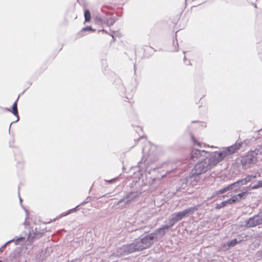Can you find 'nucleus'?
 Returning <instances> with one entry per match:
<instances>
[{
	"mask_svg": "<svg viewBox=\"0 0 262 262\" xmlns=\"http://www.w3.org/2000/svg\"><path fill=\"white\" fill-rule=\"evenodd\" d=\"M197 209L196 207H192L185 209L181 212L173 213L168 217L166 222L170 223L171 226H173L177 222L193 214Z\"/></svg>",
	"mask_w": 262,
	"mask_h": 262,
	"instance_id": "f03ea898",
	"label": "nucleus"
},
{
	"mask_svg": "<svg viewBox=\"0 0 262 262\" xmlns=\"http://www.w3.org/2000/svg\"><path fill=\"white\" fill-rule=\"evenodd\" d=\"M18 99V98L17 99L16 101L14 103L13 106H12V113L13 114L17 116V120L15 122H17L19 120V117L18 115V111H17V101Z\"/></svg>",
	"mask_w": 262,
	"mask_h": 262,
	"instance_id": "2eb2a0df",
	"label": "nucleus"
},
{
	"mask_svg": "<svg viewBox=\"0 0 262 262\" xmlns=\"http://www.w3.org/2000/svg\"><path fill=\"white\" fill-rule=\"evenodd\" d=\"M139 194L137 192H131L127 194L123 199L120 200L118 202V204H121L124 203L125 204H130L132 202H134L136 201L137 199L138 198Z\"/></svg>",
	"mask_w": 262,
	"mask_h": 262,
	"instance_id": "9d476101",
	"label": "nucleus"
},
{
	"mask_svg": "<svg viewBox=\"0 0 262 262\" xmlns=\"http://www.w3.org/2000/svg\"><path fill=\"white\" fill-rule=\"evenodd\" d=\"M177 45H178V42H177V40H176V43Z\"/></svg>",
	"mask_w": 262,
	"mask_h": 262,
	"instance_id": "72a5a7b5",
	"label": "nucleus"
},
{
	"mask_svg": "<svg viewBox=\"0 0 262 262\" xmlns=\"http://www.w3.org/2000/svg\"><path fill=\"white\" fill-rule=\"evenodd\" d=\"M248 193L249 192L247 191H245L238 194L233 195L231 198L228 200V204L231 205L246 199Z\"/></svg>",
	"mask_w": 262,
	"mask_h": 262,
	"instance_id": "1a4fd4ad",
	"label": "nucleus"
},
{
	"mask_svg": "<svg viewBox=\"0 0 262 262\" xmlns=\"http://www.w3.org/2000/svg\"><path fill=\"white\" fill-rule=\"evenodd\" d=\"M219 163V161L216 159L214 153H212L209 158H207L204 161L198 162V163L191 170V181H198L200 174L204 173L212 169Z\"/></svg>",
	"mask_w": 262,
	"mask_h": 262,
	"instance_id": "f257e3e1",
	"label": "nucleus"
},
{
	"mask_svg": "<svg viewBox=\"0 0 262 262\" xmlns=\"http://www.w3.org/2000/svg\"><path fill=\"white\" fill-rule=\"evenodd\" d=\"M79 206V205H78L76 208L71 209V210H70L68 212H67V213H62V214L61 215V216H65V215H66L69 214V213H70L71 212L75 211L76 210V209L77 207H78Z\"/></svg>",
	"mask_w": 262,
	"mask_h": 262,
	"instance_id": "4be33fe9",
	"label": "nucleus"
},
{
	"mask_svg": "<svg viewBox=\"0 0 262 262\" xmlns=\"http://www.w3.org/2000/svg\"><path fill=\"white\" fill-rule=\"evenodd\" d=\"M238 243V241L237 240V239L234 238L230 241L226 243V244L228 246V247L230 248V247H234Z\"/></svg>",
	"mask_w": 262,
	"mask_h": 262,
	"instance_id": "a211bd4d",
	"label": "nucleus"
},
{
	"mask_svg": "<svg viewBox=\"0 0 262 262\" xmlns=\"http://www.w3.org/2000/svg\"><path fill=\"white\" fill-rule=\"evenodd\" d=\"M12 123H13V122H12V123L10 124V127H11Z\"/></svg>",
	"mask_w": 262,
	"mask_h": 262,
	"instance_id": "473e14b6",
	"label": "nucleus"
},
{
	"mask_svg": "<svg viewBox=\"0 0 262 262\" xmlns=\"http://www.w3.org/2000/svg\"><path fill=\"white\" fill-rule=\"evenodd\" d=\"M242 146V143H235L229 147L224 148L220 152H213L219 162L226 157L234 153L237 150H238Z\"/></svg>",
	"mask_w": 262,
	"mask_h": 262,
	"instance_id": "20e7f679",
	"label": "nucleus"
},
{
	"mask_svg": "<svg viewBox=\"0 0 262 262\" xmlns=\"http://www.w3.org/2000/svg\"><path fill=\"white\" fill-rule=\"evenodd\" d=\"M88 30H92L94 31L91 27H86L84 28H83L82 31H88Z\"/></svg>",
	"mask_w": 262,
	"mask_h": 262,
	"instance_id": "393cba45",
	"label": "nucleus"
},
{
	"mask_svg": "<svg viewBox=\"0 0 262 262\" xmlns=\"http://www.w3.org/2000/svg\"><path fill=\"white\" fill-rule=\"evenodd\" d=\"M173 46H174V45H175V42H174V41H173Z\"/></svg>",
	"mask_w": 262,
	"mask_h": 262,
	"instance_id": "7c9ffc66",
	"label": "nucleus"
},
{
	"mask_svg": "<svg viewBox=\"0 0 262 262\" xmlns=\"http://www.w3.org/2000/svg\"><path fill=\"white\" fill-rule=\"evenodd\" d=\"M231 189H232V186H227V187H225L219 190H218L217 192H216V193L218 194H222V193H225V192L228 191V190H230Z\"/></svg>",
	"mask_w": 262,
	"mask_h": 262,
	"instance_id": "f3484780",
	"label": "nucleus"
},
{
	"mask_svg": "<svg viewBox=\"0 0 262 262\" xmlns=\"http://www.w3.org/2000/svg\"><path fill=\"white\" fill-rule=\"evenodd\" d=\"M84 15L85 21H89L91 18V13H90V11L88 10H85L84 11Z\"/></svg>",
	"mask_w": 262,
	"mask_h": 262,
	"instance_id": "6ab92c4d",
	"label": "nucleus"
},
{
	"mask_svg": "<svg viewBox=\"0 0 262 262\" xmlns=\"http://www.w3.org/2000/svg\"><path fill=\"white\" fill-rule=\"evenodd\" d=\"M154 238L155 234L151 233L146 235L140 241H137L141 250H143L149 247L153 244Z\"/></svg>",
	"mask_w": 262,
	"mask_h": 262,
	"instance_id": "6e6552de",
	"label": "nucleus"
},
{
	"mask_svg": "<svg viewBox=\"0 0 262 262\" xmlns=\"http://www.w3.org/2000/svg\"><path fill=\"white\" fill-rule=\"evenodd\" d=\"M258 154V150H255L249 152L247 155L241 157L240 161L242 168L246 169L255 164L257 160Z\"/></svg>",
	"mask_w": 262,
	"mask_h": 262,
	"instance_id": "7ed1b4c3",
	"label": "nucleus"
},
{
	"mask_svg": "<svg viewBox=\"0 0 262 262\" xmlns=\"http://www.w3.org/2000/svg\"><path fill=\"white\" fill-rule=\"evenodd\" d=\"M116 180H117V179H113L111 180L110 181H108V182L110 183H111V182H113L116 181Z\"/></svg>",
	"mask_w": 262,
	"mask_h": 262,
	"instance_id": "c85d7f7f",
	"label": "nucleus"
},
{
	"mask_svg": "<svg viewBox=\"0 0 262 262\" xmlns=\"http://www.w3.org/2000/svg\"><path fill=\"white\" fill-rule=\"evenodd\" d=\"M19 201H20V202H21V201H22V199L20 198H19Z\"/></svg>",
	"mask_w": 262,
	"mask_h": 262,
	"instance_id": "c756f323",
	"label": "nucleus"
},
{
	"mask_svg": "<svg viewBox=\"0 0 262 262\" xmlns=\"http://www.w3.org/2000/svg\"><path fill=\"white\" fill-rule=\"evenodd\" d=\"M7 110L9 112H11V110L10 109H8Z\"/></svg>",
	"mask_w": 262,
	"mask_h": 262,
	"instance_id": "2f4dec72",
	"label": "nucleus"
},
{
	"mask_svg": "<svg viewBox=\"0 0 262 262\" xmlns=\"http://www.w3.org/2000/svg\"><path fill=\"white\" fill-rule=\"evenodd\" d=\"M124 247L125 245H123L122 247L118 248L116 253H114V254L117 256H120L128 254L127 250H125V248L124 249Z\"/></svg>",
	"mask_w": 262,
	"mask_h": 262,
	"instance_id": "4468645a",
	"label": "nucleus"
},
{
	"mask_svg": "<svg viewBox=\"0 0 262 262\" xmlns=\"http://www.w3.org/2000/svg\"><path fill=\"white\" fill-rule=\"evenodd\" d=\"M24 239V237H20V238H18L16 239L15 240L16 241V244H17V243H18V241L23 240Z\"/></svg>",
	"mask_w": 262,
	"mask_h": 262,
	"instance_id": "bb28decb",
	"label": "nucleus"
},
{
	"mask_svg": "<svg viewBox=\"0 0 262 262\" xmlns=\"http://www.w3.org/2000/svg\"><path fill=\"white\" fill-rule=\"evenodd\" d=\"M245 223V224L243 226L247 228L253 227L262 224V213L250 217L248 220H246Z\"/></svg>",
	"mask_w": 262,
	"mask_h": 262,
	"instance_id": "0eeeda50",
	"label": "nucleus"
},
{
	"mask_svg": "<svg viewBox=\"0 0 262 262\" xmlns=\"http://www.w3.org/2000/svg\"><path fill=\"white\" fill-rule=\"evenodd\" d=\"M257 185L258 187H261L262 186V181H258Z\"/></svg>",
	"mask_w": 262,
	"mask_h": 262,
	"instance_id": "a878e982",
	"label": "nucleus"
},
{
	"mask_svg": "<svg viewBox=\"0 0 262 262\" xmlns=\"http://www.w3.org/2000/svg\"><path fill=\"white\" fill-rule=\"evenodd\" d=\"M14 241H15V239H13L9 241L5 245H4V246L2 247V248L3 249V248H5L6 246L7 245V244H8L9 243H10Z\"/></svg>",
	"mask_w": 262,
	"mask_h": 262,
	"instance_id": "b1692460",
	"label": "nucleus"
},
{
	"mask_svg": "<svg viewBox=\"0 0 262 262\" xmlns=\"http://www.w3.org/2000/svg\"><path fill=\"white\" fill-rule=\"evenodd\" d=\"M0 262H3L2 261L0 260Z\"/></svg>",
	"mask_w": 262,
	"mask_h": 262,
	"instance_id": "c9c22d12",
	"label": "nucleus"
},
{
	"mask_svg": "<svg viewBox=\"0 0 262 262\" xmlns=\"http://www.w3.org/2000/svg\"><path fill=\"white\" fill-rule=\"evenodd\" d=\"M178 51V50H177V49H175V50H174V51Z\"/></svg>",
	"mask_w": 262,
	"mask_h": 262,
	"instance_id": "f704fd0d",
	"label": "nucleus"
},
{
	"mask_svg": "<svg viewBox=\"0 0 262 262\" xmlns=\"http://www.w3.org/2000/svg\"><path fill=\"white\" fill-rule=\"evenodd\" d=\"M124 248L125 250H127L128 254L136 251L142 250L137 241L130 244L125 245Z\"/></svg>",
	"mask_w": 262,
	"mask_h": 262,
	"instance_id": "f8f14e48",
	"label": "nucleus"
},
{
	"mask_svg": "<svg viewBox=\"0 0 262 262\" xmlns=\"http://www.w3.org/2000/svg\"><path fill=\"white\" fill-rule=\"evenodd\" d=\"M211 155L204 150L194 149L192 151L191 159L193 161L200 162L209 158Z\"/></svg>",
	"mask_w": 262,
	"mask_h": 262,
	"instance_id": "423d86ee",
	"label": "nucleus"
},
{
	"mask_svg": "<svg viewBox=\"0 0 262 262\" xmlns=\"http://www.w3.org/2000/svg\"><path fill=\"white\" fill-rule=\"evenodd\" d=\"M260 177V174L258 172H256L254 174H251L247 176L245 178L241 179L242 185H245L248 182H251L253 179L257 178Z\"/></svg>",
	"mask_w": 262,
	"mask_h": 262,
	"instance_id": "ddd939ff",
	"label": "nucleus"
},
{
	"mask_svg": "<svg viewBox=\"0 0 262 262\" xmlns=\"http://www.w3.org/2000/svg\"><path fill=\"white\" fill-rule=\"evenodd\" d=\"M227 204H228V200L223 201V202H221L220 204H218L217 208H221L224 207L225 206H226Z\"/></svg>",
	"mask_w": 262,
	"mask_h": 262,
	"instance_id": "aec40b11",
	"label": "nucleus"
},
{
	"mask_svg": "<svg viewBox=\"0 0 262 262\" xmlns=\"http://www.w3.org/2000/svg\"><path fill=\"white\" fill-rule=\"evenodd\" d=\"M115 20L113 18H111L107 20L106 24L108 26H112L115 23Z\"/></svg>",
	"mask_w": 262,
	"mask_h": 262,
	"instance_id": "412c9836",
	"label": "nucleus"
},
{
	"mask_svg": "<svg viewBox=\"0 0 262 262\" xmlns=\"http://www.w3.org/2000/svg\"><path fill=\"white\" fill-rule=\"evenodd\" d=\"M258 188V187L257 186V184H256V185H253V186H252L251 187V189H256V188Z\"/></svg>",
	"mask_w": 262,
	"mask_h": 262,
	"instance_id": "cd10ccee",
	"label": "nucleus"
},
{
	"mask_svg": "<svg viewBox=\"0 0 262 262\" xmlns=\"http://www.w3.org/2000/svg\"><path fill=\"white\" fill-rule=\"evenodd\" d=\"M240 185H242V182H241V180L237 181V182H236L235 183H232V184L229 185L228 186H231L232 189H231L230 190H234V192L236 193L238 191V189H236V187L237 186H240Z\"/></svg>",
	"mask_w": 262,
	"mask_h": 262,
	"instance_id": "dca6fc26",
	"label": "nucleus"
},
{
	"mask_svg": "<svg viewBox=\"0 0 262 262\" xmlns=\"http://www.w3.org/2000/svg\"><path fill=\"white\" fill-rule=\"evenodd\" d=\"M242 146V143H235L229 147L224 148L220 152H213L219 162L226 157L234 153L237 150H238Z\"/></svg>",
	"mask_w": 262,
	"mask_h": 262,
	"instance_id": "39448f33",
	"label": "nucleus"
},
{
	"mask_svg": "<svg viewBox=\"0 0 262 262\" xmlns=\"http://www.w3.org/2000/svg\"><path fill=\"white\" fill-rule=\"evenodd\" d=\"M167 223V224L163 225L161 228L157 229L154 232L152 233V234H155V238H158L162 237L165 234L166 231L170 227H172V226H171L170 223Z\"/></svg>",
	"mask_w": 262,
	"mask_h": 262,
	"instance_id": "9b49d317",
	"label": "nucleus"
},
{
	"mask_svg": "<svg viewBox=\"0 0 262 262\" xmlns=\"http://www.w3.org/2000/svg\"><path fill=\"white\" fill-rule=\"evenodd\" d=\"M90 200L91 199L89 197L87 198L86 199L84 202H83L80 205H83L86 204L87 203L89 202Z\"/></svg>",
	"mask_w": 262,
	"mask_h": 262,
	"instance_id": "5701e85b",
	"label": "nucleus"
}]
</instances>
